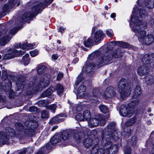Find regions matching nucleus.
<instances>
[{"label": "nucleus", "mask_w": 154, "mask_h": 154, "mask_svg": "<svg viewBox=\"0 0 154 154\" xmlns=\"http://www.w3.org/2000/svg\"><path fill=\"white\" fill-rule=\"evenodd\" d=\"M32 122H29V126L26 128H24L23 124L18 122L15 124V131L12 128L8 127L6 129L5 132L0 131V145L8 144L10 136L15 137L21 140L33 136L35 134L33 128L37 127L38 125L35 120H33Z\"/></svg>", "instance_id": "obj_1"}, {"label": "nucleus", "mask_w": 154, "mask_h": 154, "mask_svg": "<svg viewBox=\"0 0 154 154\" xmlns=\"http://www.w3.org/2000/svg\"><path fill=\"white\" fill-rule=\"evenodd\" d=\"M113 57L117 58L118 56L115 53L112 51H107L104 54H100L98 52H95L90 54L88 60L90 62L94 61V64L99 66L109 64V61L112 59Z\"/></svg>", "instance_id": "obj_2"}, {"label": "nucleus", "mask_w": 154, "mask_h": 154, "mask_svg": "<svg viewBox=\"0 0 154 154\" xmlns=\"http://www.w3.org/2000/svg\"><path fill=\"white\" fill-rule=\"evenodd\" d=\"M135 14L134 12H133V15L131 18V20L133 24L130 23V25L138 39L143 41L146 36V31L141 30L140 28L142 27L144 29L146 28L147 26V24L144 22L141 24L142 22L138 20V17H136Z\"/></svg>", "instance_id": "obj_3"}, {"label": "nucleus", "mask_w": 154, "mask_h": 154, "mask_svg": "<svg viewBox=\"0 0 154 154\" xmlns=\"http://www.w3.org/2000/svg\"><path fill=\"white\" fill-rule=\"evenodd\" d=\"M50 76L46 74L42 76L39 83L36 84L37 77L34 76L30 78L29 83L28 84V86L30 89L32 88L33 92H37L40 88H44L48 86L50 84Z\"/></svg>", "instance_id": "obj_4"}, {"label": "nucleus", "mask_w": 154, "mask_h": 154, "mask_svg": "<svg viewBox=\"0 0 154 154\" xmlns=\"http://www.w3.org/2000/svg\"><path fill=\"white\" fill-rule=\"evenodd\" d=\"M142 61L144 65H141L137 69V73L140 76H143L148 73L149 67L153 66L154 54L152 55L146 54L143 57Z\"/></svg>", "instance_id": "obj_5"}, {"label": "nucleus", "mask_w": 154, "mask_h": 154, "mask_svg": "<svg viewBox=\"0 0 154 154\" xmlns=\"http://www.w3.org/2000/svg\"><path fill=\"white\" fill-rule=\"evenodd\" d=\"M53 1V0H46L43 4L40 2L35 4L32 8L31 12H27L23 15L21 22H26L31 17L36 15L40 10L43 9L47 4H50Z\"/></svg>", "instance_id": "obj_6"}, {"label": "nucleus", "mask_w": 154, "mask_h": 154, "mask_svg": "<svg viewBox=\"0 0 154 154\" xmlns=\"http://www.w3.org/2000/svg\"><path fill=\"white\" fill-rule=\"evenodd\" d=\"M116 124L114 122H112L109 124L107 127V129L103 136V138H104L107 141L110 140L111 138L114 141L118 140L119 138L120 133H118L116 128Z\"/></svg>", "instance_id": "obj_7"}, {"label": "nucleus", "mask_w": 154, "mask_h": 154, "mask_svg": "<svg viewBox=\"0 0 154 154\" xmlns=\"http://www.w3.org/2000/svg\"><path fill=\"white\" fill-rule=\"evenodd\" d=\"M126 80L125 79H121L118 84L117 91L119 93L122 98L129 96L131 92V88H126Z\"/></svg>", "instance_id": "obj_8"}, {"label": "nucleus", "mask_w": 154, "mask_h": 154, "mask_svg": "<svg viewBox=\"0 0 154 154\" xmlns=\"http://www.w3.org/2000/svg\"><path fill=\"white\" fill-rule=\"evenodd\" d=\"M17 30L18 29L17 28H14L11 29L9 32V36L8 35H6L5 34L3 33L0 32V45H4L7 44L11 38V37L10 35H14Z\"/></svg>", "instance_id": "obj_9"}, {"label": "nucleus", "mask_w": 154, "mask_h": 154, "mask_svg": "<svg viewBox=\"0 0 154 154\" xmlns=\"http://www.w3.org/2000/svg\"><path fill=\"white\" fill-rule=\"evenodd\" d=\"M106 150L103 149L101 148L99 149H97L96 147H93L91 151L92 154H104L106 153V154H109V150L112 147V143L109 141L106 143L104 144Z\"/></svg>", "instance_id": "obj_10"}, {"label": "nucleus", "mask_w": 154, "mask_h": 154, "mask_svg": "<svg viewBox=\"0 0 154 154\" xmlns=\"http://www.w3.org/2000/svg\"><path fill=\"white\" fill-rule=\"evenodd\" d=\"M134 112V109L128 107L126 105H122L120 107V114L123 117H131L133 115Z\"/></svg>", "instance_id": "obj_11"}, {"label": "nucleus", "mask_w": 154, "mask_h": 154, "mask_svg": "<svg viewBox=\"0 0 154 154\" xmlns=\"http://www.w3.org/2000/svg\"><path fill=\"white\" fill-rule=\"evenodd\" d=\"M10 53L6 54L5 55V57L8 59L13 58L15 57L18 56L20 55H22L25 53L24 51H19L15 49L10 50Z\"/></svg>", "instance_id": "obj_12"}, {"label": "nucleus", "mask_w": 154, "mask_h": 154, "mask_svg": "<svg viewBox=\"0 0 154 154\" xmlns=\"http://www.w3.org/2000/svg\"><path fill=\"white\" fill-rule=\"evenodd\" d=\"M25 79L26 77L25 76L21 75L17 78V81L16 82V85L17 87V91H20L19 92V94L21 93L23 91V85L21 84V83H23L25 80Z\"/></svg>", "instance_id": "obj_13"}, {"label": "nucleus", "mask_w": 154, "mask_h": 154, "mask_svg": "<svg viewBox=\"0 0 154 154\" xmlns=\"http://www.w3.org/2000/svg\"><path fill=\"white\" fill-rule=\"evenodd\" d=\"M116 93L114 88L112 87H108L104 92L103 97L106 98H110L115 96Z\"/></svg>", "instance_id": "obj_14"}, {"label": "nucleus", "mask_w": 154, "mask_h": 154, "mask_svg": "<svg viewBox=\"0 0 154 154\" xmlns=\"http://www.w3.org/2000/svg\"><path fill=\"white\" fill-rule=\"evenodd\" d=\"M36 46V45L35 44L29 43L27 44L26 42L20 43L19 44H15L14 45V47L16 48H21L23 50L29 49H32Z\"/></svg>", "instance_id": "obj_15"}, {"label": "nucleus", "mask_w": 154, "mask_h": 154, "mask_svg": "<svg viewBox=\"0 0 154 154\" xmlns=\"http://www.w3.org/2000/svg\"><path fill=\"white\" fill-rule=\"evenodd\" d=\"M95 64H94V62H90L89 60H87L86 62L85 65L83 68V70L88 73L92 71L95 66Z\"/></svg>", "instance_id": "obj_16"}, {"label": "nucleus", "mask_w": 154, "mask_h": 154, "mask_svg": "<svg viewBox=\"0 0 154 154\" xmlns=\"http://www.w3.org/2000/svg\"><path fill=\"white\" fill-rule=\"evenodd\" d=\"M99 91V90L98 88H94L93 90L92 94L90 97V99L92 102L99 103L98 100V94Z\"/></svg>", "instance_id": "obj_17"}, {"label": "nucleus", "mask_w": 154, "mask_h": 154, "mask_svg": "<svg viewBox=\"0 0 154 154\" xmlns=\"http://www.w3.org/2000/svg\"><path fill=\"white\" fill-rule=\"evenodd\" d=\"M104 35V33L101 30H98L94 34V42L95 43L99 42L101 40Z\"/></svg>", "instance_id": "obj_18"}, {"label": "nucleus", "mask_w": 154, "mask_h": 154, "mask_svg": "<svg viewBox=\"0 0 154 154\" xmlns=\"http://www.w3.org/2000/svg\"><path fill=\"white\" fill-rule=\"evenodd\" d=\"M51 149V147L50 143L47 144L45 146L42 147L41 151L38 154H46L50 152Z\"/></svg>", "instance_id": "obj_19"}, {"label": "nucleus", "mask_w": 154, "mask_h": 154, "mask_svg": "<svg viewBox=\"0 0 154 154\" xmlns=\"http://www.w3.org/2000/svg\"><path fill=\"white\" fill-rule=\"evenodd\" d=\"M64 115L63 114H60L54 117L51 119L49 123L50 124L56 123L63 121V119L60 118L61 117H64Z\"/></svg>", "instance_id": "obj_20"}, {"label": "nucleus", "mask_w": 154, "mask_h": 154, "mask_svg": "<svg viewBox=\"0 0 154 154\" xmlns=\"http://www.w3.org/2000/svg\"><path fill=\"white\" fill-rule=\"evenodd\" d=\"M145 44L147 45H149L154 41V37L152 35L150 34L147 35L143 40Z\"/></svg>", "instance_id": "obj_21"}, {"label": "nucleus", "mask_w": 154, "mask_h": 154, "mask_svg": "<svg viewBox=\"0 0 154 154\" xmlns=\"http://www.w3.org/2000/svg\"><path fill=\"white\" fill-rule=\"evenodd\" d=\"M86 87L83 85L80 86L78 88L77 93L79 97H83L85 93Z\"/></svg>", "instance_id": "obj_22"}, {"label": "nucleus", "mask_w": 154, "mask_h": 154, "mask_svg": "<svg viewBox=\"0 0 154 154\" xmlns=\"http://www.w3.org/2000/svg\"><path fill=\"white\" fill-rule=\"evenodd\" d=\"M83 143L85 147L89 148L93 145V141L91 138H87L83 140Z\"/></svg>", "instance_id": "obj_23"}, {"label": "nucleus", "mask_w": 154, "mask_h": 154, "mask_svg": "<svg viewBox=\"0 0 154 154\" xmlns=\"http://www.w3.org/2000/svg\"><path fill=\"white\" fill-rule=\"evenodd\" d=\"M84 136V133L82 132L75 133L73 135V138L77 142L79 143L82 140Z\"/></svg>", "instance_id": "obj_24"}, {"label": "nucleus", "mask_w": 154, "mask_h": 154, "mask_svg": "<svg viewBox=\"0 0 154 154\" xmlns=\"http://www.w3.org/2000/svg\"><path fill=\"white\" fill-rule=\"evenodd\" d=\"M55 91V88L54 87H51L42 94V97H48L51 94L54 92Z\"/></svg>", "instance_id": "obj_25"}, {"label": "nucleus", "mask_w": 154, "mask_h": 154, "mask_svg": "<svg viewBox=\"0 0 154 154\" xmlns=\"http://www.w3.org/2000/svg\"><path fill=\"white\" fill-rule=\"evenodd\" d=\"M141 93V88L140 86H137L133 92L132 97L133 99H135L139 97Z\"/></svg>", "instance_id": "obj_26"}, {"label": "nucleus", "mask_w": 154, "mask_h": 154, "mask_svg": "<svg viewBox=\"0 0 154 154\" xmlns=\"http://www.w3.org/2000/svg\"><path fill=\"white\" fill-rule=\"evenodd\" d=\"M145 82L146 84L151 85L154 83V78L152 75H148L145 78Z\"/></svg>", "instance_id": "obj_27"}, {"label": "nucleus", "mask_w": 154, "mask_h": 154, "mask_svg": "<svg viewBox=\"0 0 154 154\" xmlns=\"http://www.w3.org/2000/svg\"><path fill=\"white\" fill-rule=\"evenodd\" d=\"M88 123L90 127H96L98 125L99 121L95 118H91L90 119Z\"/></svg>", "instance_id": "obj_28"}, {"label": "nucleus", "mask_w": 154, "mask_h": 154, "mask_svg": "<svg viewBox=\"0 0 154 154\" xmlns=\"http://www.w3.org/2000/svg\"><path fill=\"white\" fill-rule=\"evenodd\" d=\"M61 139L60 136L59 135H55L50 140V142L49 143H50V145H54L60 141Z\"/></svg>", "instance_id": "obj_29"}, {"label": "nucleus", "mask_w": 154, "mask_h": 154, "mask_svg": "<svg viewBox=\"0 0 154 154\" xmlns=\"http://www.w3.org/2000/svg\"><path fill=\"white\" fill-rule=\"evenodd\" d=\"M46 67L44 66L39 65L37 67V72L38 75L43 73L46 70Z\"/></svg>", "instance_id": "obj_30"}, {"label": "nucleus", "mask_w": 154, "mask_h": 154, "mask_svg": "<svg viewBox=\"0 0 154 154\" xmlns=\"http://www.w3.org/2000/svg\"><path fill=\"white\" fill-rule=\"evenodd\" d=\"M55 90L57 91V94L59 95H61L63 91L64 88L62 85L60 84H57L56 86Z\"/></svg>", "instance_id": "obj_31"}, {"label": "nucleus", "mask_w": 154, "mask_h": 154, "mask_svg": "<svg viewBox=\"0 0 154 154\" xmlns=\"http://www.w3.org/2000/svg\"><path fill=\"white\" fill-rule=\"evenodd\" d=\"M139 101L138 100H135L131 102L128 104V106L130 108L133 109L137 106L138 105Z\"/></svg>", "instance_id": "obj_32"}, {"label": "nucleus", "mask_w": 154, "mask_h": 154, "mask_svg": "<svg viewBox=\"0 0 154 154\" xmlns=\"http://www.w3.org/2000/svg\"><path fill=\"white\" fill-rule=\"evenodd\" d=\"M59 136H60V137H61L64 140L68 139L69 137V132L67 131H64L63 132L62 134H60V135H59Z\"/></svg>", "instance_id": "obj_33"}, {"label": "nucleus", "mask_w": 154, "mask_h": 154, "mask_svg": "<svg viewBox=\"0 0 154 154\" xmlns=\"http://www.w3.org/2000/svg\"><path fill=\"white\" fill-rule=\"evenodd\" d=\"M29 54H26L23 57V61L24 64L25 65H27L29 62Z\"/></svg>", "instance_id": "obj_34"}, {"label": "nucleus", "mask_w": 154, "mask_h": 154, "mask_svg": "<svg viewBox=\"0 0 154 154\" xmlns=\"http://www.w3.org/2000/svg\"><path fill=\"white\" fill-rule=\"evenodd\" d=\"M136 121V118L133 117L125 123V125L127 126L132 125L135 123Z\"/></svg>", "instance_id": "obj_35"}, {"label": "nucleus", "mask_w": 154, "mask_h": 154, "mask_svg": "<svg viewBox=\"0 0 154 154\" xmlns=\"http://www.w3.org/2000/svg\"><path fill=\"white\" fill-rule=\"evenodd\" d=\"M99 109L100 111L103 113H106L108 112V109L107 107L103 104H100L99 106Z\"/></svg>", "instance_id": "obj_36"}, {"label": "nucleus", "mask_w": 154, "mask_h": 154, "mask_svg": "<svg viewBox=\"0 0 154 154\" xmlns=\"http://www.w3.org/2000/svg\"><path fill=\"white\" fill-rule=\"evenodd\" d=\"M14 2V0H11L10 3L8 5L7 4L5 5L2 9V10L3 12H5L8 11L9 9V7H11V4H13Z\"/></svg>", "instance_id": "obj_37"}, {"label": "nucleus", "mask_w": 154, "mask_h": 154, "mask_svg": "<svg viewBox=\"0 0 154 154\" xmlns=\"http://www.w3.org/2000/svg\"><path fill=\"white\" fill-rule=\"evenodd\" d=\"M84 44L86 47H89L93 45V41L91 38H89L87 40L84 42Z\"/></svg>", "instance_id": "obj_38"}, {"label": "nucleus", "mask_w": 154, "mask_h": 154, "mask_svg": "<svg viewBox=\"0 0 154 154\" xmlns=\"http://www.w3.org/2000/svg\"><path fill=\"white\" fill-rule=\"evenodd\" d=\"M46 107L47 109L51 110L53 113H54L57 106L55 104H53L51 105L46 106Z\"/></svg>", "instance_id": "obj_39"}, {"label": "nucleus", "mask_w": 154, "mask_h": 154, "mask_svg": "<svg viewBox=\"0 0 154 154\" xmlns=\"http://www.w3.org/2000/svg\"><path fill=\"white\" fill-rule=\"evenodd\" d=\"M49 117L48 112L45 110H43L42 112L41 117L42 119L48 118Z\"/></svg>", "instance_id": "obj_40"}, {"label": "nucleus", "mask_w": 154, "mask_h": 154, "mask_svg": "<svg viewBox=\"0 0 154 154\" xmlns=\"http://www.w3.org/2000/svg\"><path fill=\"white\" fill-rule=\"evenodd\" d=\"M83 116L85 119V120L90 119L91 117L90 112L88 110H86L84 111L83 114Z\"/></svg>", "instance_id": "obj_41"}, {"label": "nucleus", "mask_w": 154, "mask_h": 154, "mask_svg": "<svg viewBox=\"0 0 154 154\" xmlns=\"http://www.w3.org/2000/svg\"><path fill=\"white\" fill-rule=\"evenodd\" d=\"M146 6L149 9H152L154 7V0H150L148 2V5Z\"/></svg>", "instance_id": "obj_42"}, {"label": "nucleus", "mask_w": 154, "mask_h": 154, "mask_svg": "<svg viewBox=\"0 0 154 154\" xmlns=\"http://www.w3.org/2000/svg\"><path fill=\"white\" fill-rule=\"evenodd\" d=\"M75 119L79 121H82L85 120L83 114L81 113H79L77 114L76 116Z\"/></svg>", "instance_id": "obj_43"}, {"label": "nucleus", "mask_w": 154, "mask_h": 154, "mask_svg": "<svg viewBox=\"0 0 154 154\" xmlns=\"http://www.w3.org/2000/svg\"><path fill=\"white\" fill-rule=\"evenodd\" d=\"M98 120L99 121V124H100V125H103L106 123V121L103 117H101Z\"/></svg>", "instance_id": "obj_44"}, {"label": "nucleus", "mask_w": 154, "mask_h": 154, "mask_svg": "<svg viewBox=\"0 0 154 154\" xmlns=\"http://www.w3.org/2000/svg\"><path fill=\"white\" fill-rule=\"evenodd\" d=\"M149 142L154 143V132L151 133L149 140L147 141V143Z\"/></svg>", "instance_id": "obj_45"}, {"label": "nucleus", "mask_w": 154, "mask_h": 154, "mask_svg": "<svg viewBox=\"0 0 154 154\" xmlns=\"http://www.w3.org/2000/svg\"><path fill=\"white\" fill-rule=\"evenodd\" d=\"M106 32L107 35L109 37H111L113 36V31L111 29L106 30Z\"/></svg>", "instance_id": "obj_46"}, {"label": "nucleus", "mask_w": 154, "mask_h": 154, "mask_svg": "<svg viewBox=\"0 0 154 154\" xmlns=\"http://www.w3.org/2000/svg\"><path fill=\"white\" fill-rule=\"evenodd\" d=\"M63 74L62 72H60L58 73L57 75V81H60L63 78Z\"/></svg>", "instance_id": "obj_47"}, {"label": "nucleus", "mask_w": 154, "mask_h": 154, "mask_svg": "<svg viewBox=\"0 0 154 154\" xmlns=\"http://www.w3.org/2000/svg\"><path fill=\"white\" fill-rule=\"evenodd\" d=\"M121 43L119 44V46L122 47L124 48H127L128 47V45L126 42H121Z\"/></svg>", "instance_id": "obj_48"}, {"label": "nucleus", "mask_w": 154, "mask_h": 154, "mask_svg": "<svg viewBox=\"0 0 154 154\" xmlns=\"http://www.w3.org/2000/svg\"><path fill=\"white\" fill-rule=\"evenodd\" d=\"M38 52L37 50H35L30 52V55L32 57H34L36 56L38 54Z\"/></svg>", "instance_id": "obj_49"}, {"label": "nucleus", "mask_w": 154, "mask_h": 154, "mask_svg": "<svg viewBox=\"0 0 154 154\" xmlns=\"http://www.w3.org/2000/svg\"><path fill=\"white\" fill-rule=\"evenodd\" d=\"M126 129L127 131H126V129H125L124 130V131L125 132H126V136L128 137H129L130 135L131 131L130 128L129 127H128Z\"/></svg>", "instance_id": "obj_50"}, {"label": "nucleus", "mask_w": 154, "mask_h": 154, "mask_svg": "<svg viewBox=\"0 0 154 154\" xmlns=\"http://www.w3.org/2000/svg\"><path fill=\"white\" fill-rule=\"evenodd\" d=\"M38 109V108L34 106H31L29 108V111L31 112H37Z\"/></svg>", "instance_id": "obj_51"}, {"label": "nucleus", "mask_w": 154, "mask_h": 154, "mask_svg": "<svg viewBox=\"0 0 154 154\" xmlns=\"http://www.w3.org/2000/svg\"><path fill=\"white\" fill-rule=\"evenodd\" d=\"M48 102V100H42L38 102V104L39 106H41L42 105L41 104L43 105V104L47 103Z\"/></svg>", "instance_id": "obj_52"}, {"label": "nucleus", "mask_w": 154, "mask_h": 154, "mask_svg": "<svg viewBox=\"0 0 154 154\" xmlns=\"http://www.w3.org/2000/svg\"><path fill=\"white\" fill-rule=\"evenodd\" d=\"M131 142L132 145L135 144L137 141V138L135 136H133L131 138Z\"/></svg>", "instance_id": "obj_53"}, {"label": "nucleus", "mask_w": 154, "mask_h": 154, "mask_svg": "<svg viewBox=\"0 0 154 154\" xmlns=\"http://www.w3.org/2000/svg\"><path fill=\"white\" fill-rule=\"evenodd\" d=\"M139 14L140 17L142 18H144L146 15L145 11H143V10L141 11L140 10Z\"/></svg>", "instance_id": "obj_54"}, {"label": "nucleus", "mask_w": 154, "mask_h": 154, "mask_svg": "<svg viewBox=\"0 0 154 154\" xmlns=\"http://www.w3.org/2000/svg\"><path fill=\"white\" fill-rule=\"evenodd\" d=\"M131 147L126 148L125 150V154H131Z\"/></svg>", "instance_id": "obj_55"}, {"label": "nucleus", "mask_w": 154, "mask_h": 154, "mask_svg": "<svg viewBox=\"0 0 154 154\" xmlns=\"http://www.w3.org/2000/svg\"><path fill=\"white\" fill-rule=\"evenodd\" d=\"M82 79L81 76H79L77 78V80L75 82V84L77 85H78L82 81Z\"/></svg>", "instance_id": "obj_56"}, {"label": "nucleus", "mask_w": 154, "mask_h": 154, "mask_svg": "<svg viewBox=\"0 0 154 154\" xmlns=\"http://www.w3.org/2000/svg\"><path fill=\"white\" fill-rule=\"evenodd\" d=\"M121 43L120 41H112L111 42V43L112 44L114 45H117L119 46V45L120 43Z\"/></svg>", "instance_id": "obj_57"}, {"label": "nucleus", "mask_w": 154, "mask_h": 154, "mask_svg": "<svg viewBox=\"0 0 154 154\" xmlns=\"http://www.w3.org/2000/svg\"><path fill=\"white\" fill-rule=\"evenodd\" d=\"M52 58L53 59L56 60L58 58V56L56 54H53L52 55Z\"/></svg>", "instance_id": "obj_58"}, {"label": "nucleus", "mask_w": 154, "mask_h": 154, "mask_svg": "<svg viewBox=\"0 0 154 154\" xmlns=\"http://www.w3.org/2000/svg\"><path fill=\"white\" fill-rule=\"evenodd\" d=\"M64 29L63 27H60L58 29V30L59 32H61V33H62L64 32Z\"/></svg>", "instance_id": "obj_59"}, {"label": "nucleus", "mask_w": 154, "mask_h": 154, "mask_svg": "<svg viewBox=\"0 0 154 154\" xmlns=\"http://www.w3.org/2000/svg\"><path fill=\"white\" fill-rule=\"evenodd\" d=\"M9 82L8 84L9 85H8V86H7L6 85H5V87L6 88V89H9V88H11V84L10 82Z\"/></svg>", "instance_id": "obj_60"}, {"label": "nucleus", "mask_w": 154, "mask_h": 154, "mask_svg": "<svg viewBox=\"0 0 154 154\" xmlns=\"http://www.w3.org/2000/svg\"><path fill=\"white\" fill-rule=\"evenodd\" d=\"M149 23L151 25L154 24V20L153 18H151L150 19V20L149 21Z\"/></svg>", "instance_id": "obj_61"}, {"label": "nucleus", "mask_w": 154, "mask_h": 154, "mask_svg": "<svg viewBox=\"0 0 154 154\" xmlns=\"http://www.w3.org/2000/svg\"><path fill=\"white\" fill-rule=\"evenodd\" d=\"M116 14L115 13H112L111 15V17L112 18H114L116 17Z\"/></svg>", "instance_id": "obj_62"}, {"label": "nucleus", "mask_w": 154, "mask_h": 154, "mask_svg": "<svg viewBox=\"0 0 154 154\" xmlns=\"http://www.w3.org/2000/svg\"><path fill=\"white\" fill-rule=\"evenodd\" d=\"M57 127H58V126H57V125H56V126H54V127H53L52 128L51 131H54V130L57 129Z\"/></svg>", "instance_id": "obj_63"}, {"label": "nucleus", "mask_w": 154, "mask_h": 154, "mask_svg": "<svg viewBox=\"0 0 154 154\" xmlns=\"http://www.w3.org/2000/svg\"><path fill=\"white\" fill-rule=\"evenodd\" d=\"M79 59L77 58H75L73 61V62L75 63L76 62H77L78 61Z\"/></svg>", "instance_id": "obj_64"}]
</instances>
